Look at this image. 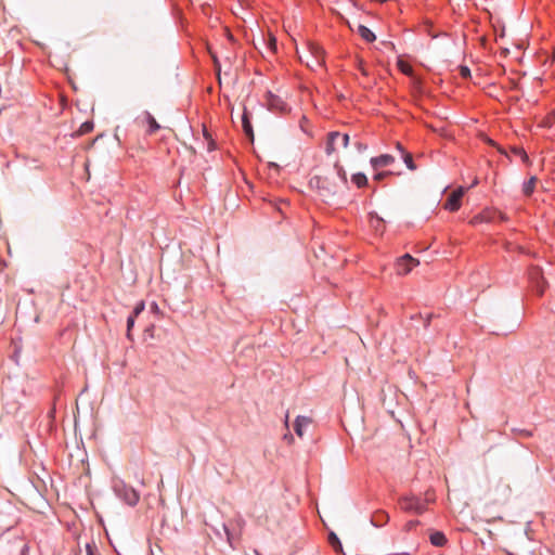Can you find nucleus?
<instances>
[{"mask_svg":"<svg viewBox=\"0 0 555 555\" xmlns=\"http://www.w3.org/2000/svg\"><path fill=\"white\" fill-rule=\"evenodd\" d=\"M297 53L299 52L297 51ZM298 57L311 69L321 68L324 64V51L313 42H309L307 53L305 55L298 54Z\"/></svg>","mask_w":555,"mask_h":555,"instance_id":"nucleus-2","label":"nucleus"},{"mask_svg":"<svg viewBox=\"0 0 555 555\" xmlns=\"http://www.w3.org/2000/svg\"><path fill=\"white\" fill-rule=\"evenodd\" d=\"M460 74H461V76H462L463 78H468V77H470V70H469V68H468L467 66H464V65L460 66Z\"/></svg>","mask_w":555,"mask_h":555,"instance_id":"nucleus-25","label":"nucleus"},{"mask_svg":"<svg viewBox=\"0 0 555 555\" xmlns=\"http://www.w3.org/2000/svg\"><path fill=\"white\" fill-rule=\"evenodd\" d=\"M397 65L403 74L409 76L412 75L413 68L409 63L404 62L403 60H398Z\"/></svg>","mask_w":555,"mask_h":555,"instance_id":"nucleus-19","label":"nucleus"},{"mask_svg":"<svg viewBox=\"0 0 555 555\" xmlns=\"http://www.w3.org/2000/svg\"><path fill=\"white\" fill-rule=\"evenodd\" d=\"M225 533L228 535V539L230 540V533H229V530L225 528Z\"/></svg>","mask_w":555,"mask_h":555,"instance_id":"nucleus-37","label":"nucleus"},{"mask_svg":"<svg viewBox=\"0 0 555 555\" xmlns=\"http://www.w3.org/2000/svg\"><path fill=\"white\" fill-rule=\"evenodd\" d=\"M204 134H205V137L209 140V146H208V150H212V149H214V147H212V142H211V140H210L209 134H208L206 131L204 132Z\"/></svg>","mask_w":555,"mask_h":555,"instance_id":"nucleus-30","label":"nucleus"},{"mask_svg":"<svg viewBox=\"0 0 555 555\" xmlns=\"http://www.w3.org/2000/svg\"><path fill=\"white\" fill-rule=\"evenodd\" d=\"M401 508L408 512H415L422 514L425 511V506L422 504L420 499L415 496H404L400 500Z\"/></svg>","mask_w":555,"mask_h":555,"instance_id":"nucleus-6","label":"nucleus"},{"mask_svg":"<svg viewBox=\"0 0 555 555\" xmlns=\"http://www.w3.org/2000/svg\"><path fill=\"white\" fill-rule=\"evenodd\" d=\"M269 46H270V49L272 51H274L276 49V40L274 37H271L270 40H269Z\"/></svg>","mask_w":555,"mask_h":555,"instance_id":"nucleus-29","label":"nucleus"},{"mask_svg":"<svg viewBox=\"0 0 555 555\" xmlns=\"http://www.w3.org/2000/svg\"><path fill=\"white\" fill-rule=\"evenodd\" d=\"M393 162H395L393 156H391L389 154H384V155L371 158V165H372L373 169H375V170L378 168H382V167L389 166Z\"/></svg>","mask_w":555,"mask_h":555,"instance_id":"nucleus-9","label":"nucleus"},{"mask_svg":"<svg viewBox=\"0 0 555 555\" xmlns=\"http://www.w3.org/2000/svg\"><path fill=\"white\" fill-rule=\"evenodd\" d=\"M328 542L330 544L332 545V547L337 551V552H343V546H341V543L339 541V539L337 538V535L334 533V532H331L330 535H328Z\"/></svg>","mask_w":555,"mask_h":555,"instance_id":"nucleus-17","label":"nucleus"},{"mask_svg":"<svg viewBox=\"0 0 555 555\" xmlns=\"http://www.w3.org/2000/svg\"><path fill=\"white\" fill-rule=\"evenodd\" d=\"M512 151H513V153L515 155L520 156L524 160L528 159V156H527L526 152L522 149L514 147Z\"/></svg>","mask_w":555,"mask_h":555,"instance_id":"nucleus-24","label":"nucleus"},{"mask_svg":"<svg viewBox=\"0 0 555 555\" xmlns=\"http://www.w3.org/2000/svg\"><path fill=\"white\" fill-rule=\"evenodd\" d=\"M351 180L352 182L358 186V188H362V186H365L367 184V178L364 173H354L352 177H351Z\"/></svg>","mask_w":555,"mask_h":555,"instance_id":"nucleus-16","label":"nucleus"},{"mask_svg":"<svg viewBox=\"0 0 555 555\" xmlns=\"http://www.w3.org/2000/svg\"><path fill=\"white\" fill-rule=\"evenodd\" d=\"M391 175H392L391 171H382V172L376 173L373 179L375 181H382L383 179H385L386 177L391 176Z\"/></svg>","mask_w":555,"mask_h":555,"instance_id":"nucleus-22","label":"nucleus"},{"mask_svg":"<svg viewBox=\"0 0 555 555\" xmlns=\"http://www.w3.org/2000/svg\"><path fill=\"white\" fill-rule=\"evenodd\" d=\"M87 551H88V555H94L89 546L87 547Z\"/></svg>","mask_w":555,"mask_h":555,"instance_id":"nucleus-35","label":"nucleus"},{"mask_svg":"<svg viewBox=\"0 0 555 555\" xmlns=\"http://www.w3.org/2000/svg\"><path fill=\"white\" fill-rule=\"evenodd\" d=\"M312 420L307 416H298L295 421L294 429L295 433L299 436H304L305 428H307L311 424Z\"/></svg>","mask_w":555,"mask_h":555,"instance_id":"nucleus-11","label":"nucleus"},{"mask_svg":"<svg viewBox=\"0 0 555 555\" xmlns=\"http://www.w3.org/2000/svg\"><path fill=\"white\" fill-rule=\"evenodd\" d=\"M430 542L435 546H443L447 543V538L442 532L435 531L430 534Z\"/></svg>","mask_w":555,"mask_h":555,"instance_id":"nucleus-13","label":"nucleus"},{"mask_svg":"<svg viewBox=\"0 0 555 555\" xmlns=\"http://www.w3.org/2000/svg\"><path fill=\"white\" fill-rule=\"evenodd\" d=\"M477 183H478V180H477V179H475V180L473 181V183H472V186H475Z\"/></svg>","mask_w":555,"mask_h":555,"instance_id":"nucleus-36","label":"nucleus"},{"mask_svg":"<svg viewBox=\"0 0 555 555\" xmlns=\"http://www.w3.org/2000/svg\"><path fill=\"white\" fill-rule=\"evenodd\" d=\"M337 140H341L343 147H347L348 143H349V135L340 134L339 132H331L327 137V142H326V147H325L326 154L330 155L336 151L335 143Z\"/></svg>","mask_w":555,"mask_h":555,"instance_id":"nucleus-7","label":"nucleus"},{"mask_svg":"<svg viewBox=\"0 0 555 555\" xmlns=\"http://www.w3.org/2000/svg\"><path fill=\"white\" fill-rule=\"evenodd\" d=\"M114 489L117 495L130 506L137 505V503L140 500V494L132 487L127 486L122 482L116 483L114 486Z\"/></svg>","mask_w":555,"mask_h":555,"instance_id":"nucleus-3","label":"nucleus"},{"mask_svg":"<svg viewBox=\"0 0 555 555\" xmlns=\"http://www.w3.org/2000/svg\"><path fill=\"white\" fill-rule=\"evenodd\" d=\"M420 261L413 258L410 254H405L400 257L396 262V272L399 275H405L412 271V269L418 266Z\"/></svg>","mask_w":555,"mask_h":555,"instance_id":"nucleus-4","label":"nucleus"},{"mask_svg":"<svg viewBox=\"0 0 555 555\" xmlns=\"http://www.w3.org/2000/svg\"><path fill=\"white\" fill-rule=\"evenodd\" d=\"M402 158H403L404 164L406 165V167L410 170H415L416 169V165L414 164V160H413V157H412L411 153L403 152Z\"/></svg>","mask_w":555,"mask_h":555,"instance_id":"nucleus-20","label":"nucleus"},{"mask_svg":"<svg viewBox=\"0 0 555 555\" xmlns=\"http://www.w3.org/2000/svg\"><path fill=\"white\" fill-rule=\"evenodd\" d=\"M481 220H482V218L478 216V217H475V218L472 220V222H473V223H476V222L481 221Z\"/></svg>","mask_w":555,"mask_h":555,"instance_id":"nucleus-32","label":"nucleus"},{"mask_svg":"<svg viewBox=\"0 0 555 555\" xmlns=\"http://www.w3.org/2000/svg\"><path fill=\"white\" fill-rule=\"evenodd\" d=\"M268 105L271 109L278 112H285L287 109V104L282 99L271 93L268 96Z\"/></svg>","mask_w":555,"mask_h":555,"instance_id":"nucleus-10","label":"nucleus"},{"mask_svg":"<svg viewBox=\"0 0 555 555\" xmlns=\"http://www.w3.org/2000/svg\"><path fill=\"white\" fill-rule=\"evenodd\" d=\"M143 310H144V302L141 301L135 306L133 312L130 315H134V318H137Z\"/></svg>","mask_w":555,"mask_h":555,"instance_id":"nucleus-23","label":"nucleus"},{"mask_svg":"<svg viewBox=\"0 0 555 555\" xmlns=\"http://www.w3.org/2000/svg\"><path fill=\"white\" fill-rule=\"evenodd\" d=\"M397 149L403 154L405 152L400 143H397Z\"/></svg>","mask_w":555,"mask_h":555,"instance_id":"nucleus-33","label":"nucleus"},{"mask_svg":"<svg viewBox=\"0 0 555 555\" xmlns=\"http://www.w3.org/2000/svg\"><path fill=\"white\" fill-rule=\"evenodd\" d=\"M371 216H372V218H374V217H375V218H376V220H377V222H380V221H382V219H380L376 214H375V215L371 214Z\"/></svg>","mask_w":555,"mask_h":555,"instance_id":"nucleus-34","label":"nucleus"},{"mask_svg":"<svg viewBox=\"0 0 555 555\" xmlns=\"http://www.w3.org/2000/svg\"><path fill=\"white\" fill-rule=\"evenodd\" d=\"M537 181L538 179L535 177H531L529 179V181H527L525 184H524V188H522V191L526 195H530L534 188H535V184H537Z\"/></svg>","mask_w":555,"mask_h":555,"instance_id":"nucleus-18","label":"nucleus"},{"mask_svg":"<svg viewBox=\"0 0 555 555\" xmlns=\"http://www.w3.org/2000/svg\"><path fill=\"white\" fill-rule=\"evenodd\" d=\"M144 115H145V119H146V121H147V124H149V126H150V128H149V131H147V132H149V133H154V132H156L157 130H159L160 126H159V124L156 121V119L154 118V116H153L151 113H149V112H145V113H144Z\"/></svg>","mask_w":555,"mask_h":555,"instance_id":"nucleus-15","label":"nucleus"},{"mask_svg":"<svg viewBox=\"0 0 555 555\" xmlns=\"http://www.w3.org/2000/svg\"><path fill=\"white\" fill-rule=\"evenodd\" d=\"M530 280L538 295L542 296L546 287V282L544 281L542 272L539 268L531 269Z\"/></svg>","mask_w":555,"mask_h":555,"instance_id":"nucleus-8","label":"nucleus"},{"mask_svg":"<svg viewBox=\"0 0 555 555\" xmlns=\"http://www.w3.org/2000/svg\"><path fill=\"white\" fill-rule=\"evenodd\" d=\"M356 147L359 152H364L366 151L367 146L366 144L364 143H361V142H356Z\"/></svg>","mask_w":555,"mask_h":555,"instance_id":"nucleus-28","label":"nucleus"},{"mask_svg":"<svg viewBox=\"0 0 555 555\" xmlns=\"http://www.w3.org/2000/svg\"><path fill=\"white\" fill-rule=\"evenodd\" d=\"M335 172L331 175L317 176L311 179V184H314L325 197L334 195L338 191V181L347 185V173L344 167L337 162L334 165Z\"/></svg>","mask_w":555,"mask_h":555,"instance_id":"nucleus-1","label":"nucleus"},{"mask_svg":"<svg viewBox=\"0 0 555 555\" xmlns=\"http://www.w3.org/2000/svg\"><path fill=\"white\" fill-rule=\"evenodd\" d=\"M420 522L417 520H410L405 527L408 530H412L414 529Z\"/></svg>","mask_w":555,"mask_h":555,"instance_id":"nucleus-27","label":"nucleus"},{"mask_svg":"<svg viewBox=\"0 0 555 555\" xmlns=\"http://www.w3.org/2000/svg\"><path fill=\"white\" fill-rule=\"evenodd\" d=\"M360 69L362 70L363 74H366V72L364 70V67H362L361 65H360Z\"/></svg>","mask_w":555,"mask_h":555,"instance_id":"nucleus-38","label":"nucleus"},{"mask_svg":"<svg viewBox=\"0 0 555 555\" xmlns=\"http://www.w3.org/2000/svg\"><path fill=\"white\" fill-rule=\"evenodd\" d=\"M357 31L367 42H372L376 39L374 33L364 25L359 24L357 26Z\"/></svg>","mask_w":555,"mask_h":555,"instance_id":"nucleus-12","label":"nucleus"},{"mask_svg":"<svg viewBox=\"0 0 555 555\" xmlns=\"http://www.w3.org/2000/svg\"><path fill=\"white\" fill-rule=\"evenodd\" d=\"M92 129H93V122L92 121H86V122H83L80 126V128L78 130V134H80V135L81 134H86V133L92 131Z\"/></svg>","mask_w":555,"mask_h":555,"instance_id":"nucleus-21","label":"nucleus"},{"mask_svg":"<svg viewBox=\"0 0 555 555\" xmlns=\"http://www.w3.org/2000/svg\"><path fill=\"white\" fill-rule=\"evenodd\" d=\"M212 59H214V63H215L216 68L219 70V62H218L216 55L212 54Z\"/></svg>","mask_w":555,"mask_h":555,"instance_id":"nucleus-31","label":"nucleus"},{"mask_svg":"<svg viewBox=\"0 0 555 555\" xmlns=\"http://www.w3.org/2000/svg\"><path fill=\"white\" fill-rule=\"evenodd\" d=\"M465 193V189L460 186L459 189H456L455 191H453L448 199L446 201L443 207L444 209L449 210V211H456L460 209L461 207V199L463 197Z\"/></svg>","mask_w":555,"mask_h":555,"instance_id":"nucleus-5","label":"nucleus"},{"mask_svg":"<svg viewBox=\"0 0 555 555\" xmlns=\"http://www.w3.org/2000/svg\"><path fill=\"white\" fill-rule=\"evenodd\" d=\"M134 315H129L127 320V330H128V336H130V331L134 324Z\"/></svg>","mask_w":555,"mask_h":555,"instance_id":"nucleus-26","label":"nucleus"},{"mask_svg":"<svg viewBox=\"0 0 555 555\" xmlns=\"http://www.w3.org/2000/svg\"><path fill=\"white\" fill-rule=\"evenodd\" d=\"M242 124H243L244 132L253 141L254 140L253 127H251V124L249 121L248 114L246 112H244V114L242 116Z\"/></svg>","mask_w":555,"mask_h":555,"instance_id":"nucleus-14","label":"nucleus"}]
</instances>
